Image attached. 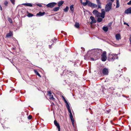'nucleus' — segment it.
Segmentation results:
<instances>
[{"label": "nucleus", "mask_w": 131, "mask_h": 131, "mask_svg": "<svg viewBox=\"0 0 131 131\" xmlns=\"http://www.w3.org/2000/svg\"><path fill=\"white\" fill-rule=\"evenodd\" d=\"M37 5L40 7L42 6V5L41 4H37Z\"/></svg>", "instance_id": "obj_46"}, {"label": "nucleus", "mask_w": 131, "mask_h": 131, "mask_svg": "<svg viewBox=\"0 0 131 131\" xmlns=\"http://www.w3.org/2000/svg\"><path fill=\"white\" fill-rule=\"evenodd\" d=\"M116 8H118L119 6V0H116Z\"/></svg>", "instance_id": "obj_24"}, {"label": "nucleus", "mask_w": 131, "mask_h": 131, "mask_svg": "<svg viewBox=\"0 0 131 131\" xmlns=\"http://www.w3.org/2000/svg\"><path fill=\"white\" fill-rule=\"evenodd\" d=\"M8 21L10 23H12V19L8 17Z\"/></svg>", "instance_id": "obj_31"}, {"label": "nucleus", "mask_w": 131, "mask_h": 131, "mask_svg": "<svg viewBox=\"0 0 131 131\" xmlns=\"http://www.w3.org/2000/svg\"><path fill=\"white\" fill-rule=\"evenodd\" d=\"M9 61H10L11 62H12V61H13V60H9Z\"/></svg>", "instance_id": "obj_49"}, {"label": "nucleus", "mask_w": 131, "mask_h": 131, "mask_svg": "<svg viewBox=\"0 0 131 131\" xmlns=\"http://www.w3.org/2000/svg\"><path fill=\"white\" fill-rule=\"evenodd\" d=\"M108 70L107 68H104L103 69L102 73L104 75H108Z\"/></svg>", "instance_id": "obj_5"}, {"label": "nucleus", "mask_w": 131, "mask_h": 131, "mask_svg": "<svg viewBox=\"0 0 131 131\" xmlns=\"http://www.w3.org/2000/svg\"><path fill=\"white\" fill-rule=\"evenodd\" d=\"M32 118V116L31 115H29L28 117V119H31V118Z\"/></svg>", "instance_id": "obj_42"}, {"label": "nucleus", "mask_w": 131, "mask_h": 131, "mask_svg": "<svg viewBox=\"0 0 131 131\" xmlns=\"http://www.w3.org/2000/svg\"><path fill=\"white\" fill-rule=\"evenodd\" d=\"M75 26L76 27L78 28L79 27V23H76L75 25Z\"/></svg>", "instance_id": "obj_29"}, {"label": "nucleus", "mask_w": 131, "mask_h": 131, "mask_svg": "<svg viewBox=\"0 0 131 131\" xmlns=\"http://www.w3.org/2000/svg\"><path fill=\"white\" fill-rule=\"evenodd\" d=\"M54 125L57 126V128H58V131H60V127L59 124L56 120H54Z\"/></svg>", "instance_id": "obj_8"}, {"label": "nucleus", "mask_w": 131, "mask_h": 131, "mask_svg": "<svg viewBox=\"0 0 131 131\" xmlns=\"http://www.w3.org/2000/svg\"><path fill=\"white\" fill-rule=\"evenodd\" d=\"M93 56L94 57V58H91V60H92V61L98 59V58H96V57H95V56Z\"/></svg>", "instance_id": "obj_30"}, {"label": "nucleus", "mask_w": 131, "mask_h": 131, "mask_svg": "<svg viewBox=\"0 0 131 131\" xmlns=\"http://www.w3.org/2000/svg\"><path fill=\"white\" fill-rule=\"evenodd\" d=\"M23 5H24L29 7H32V4L30 3H23L22 4Z\"/></svg>", "instance_id": "obj_17"}, {"label": "nucleus", "mask_w": 131, "mask_h": 131, "mask_svg": "<svg viewBox=\"0 0 131 131\" xmlns=\"http://www.w3.org/2000/svg\"><path fill=\"white\" fill-rule=\"evenodd\" d=\"M127 4L128 5H131V0H130L129 2L127 3Z\"/></svg>", "instance_id": "obj_44"}, {"label": "nucleus", "mask_w": 131, "mask_h": 131, "mask_svg": "<svg viewBox=\"0 0 131 131\" xmlns=\"http://www.w3.org/2000/svg\"><path fill=\"white\" fill-rule=\"evenodd\" d=\"M111 2H113L114 1V0H110Z\"/></svg>", "instance_id": "obj_50"}, {"label": "nucleus", "mask_w": 131, "mask_h": 131, "mask_svg": "<svg viewBox=\"0 0 131 131\" xmlns=\"http://www.w3.org/2000/svg\"><path fill=\"white\" fill-rule=\"evenodd\" d=\"M124 13L127 14H131V7H130L126 10L124 12Z\"/></svg>", "instance_id": "obj_10"}, {"label": "nucleus", "mask_w": 131, "mask_h": 131, "mask_svg": "<svg viewBox=\"0 0 131 131\" xmlns=\"http://www.w3.org/2000/svg\"><path fill=\"white\" fill-rule=\"evenodd\" d=\"M48 95L49 96V99L51 100H54V98L53 97V96L51 94V93L50 91H49L48 92Z\"/></svg>", "instance_id": "obj_7"}, {"label": "nucleus", "mask_w": 131, "mask_h": 131, "mask_svg": "<svg viewBox=\"0 0 131 131\" xmlns=\"http://www.w3.org/2000/svg\"><path fill=\"white\" fill-rule=\"evenodd\" d=\"M0 10H2V7L1 5H0Z\"/></svg>", "instance_id": "obj_48"}, {"label": "nucleus", "mask_w": 131, "mask_h": 131, "mask_svg": "<svg viewBox=\"0 0 131 131\" xmlns=\"http://www.w3.org/2000/svg\"><path fill=\"white\" fill-rule=\"evenodd\" d=\"M4 4L6 6H7L8 4V2L7 1H5L4 3Z\"/></svg>", "instance_id": "obj_35"}, {"label": "nucleus", "mask_w": 131, "mask_h": 131, "mask_svg": "<svg viewBox=\"0 0 131 131\" xmlns=\"http://www.w3.org/2000/svg\"><path fill=\"white\" fill-rule=\"evenodd\" d=\"M102 52V50L101 49H96L89 50L87 53V56L91 55L96 57V58H98V57L100 56V54Z\"/></svg>", "instance_id": "obj_1"}, {"label": "nucleus", "mask_w": 131, "mask_h": 131, "mask_svg": "<svg viewBox=\"0 0 131 131\" xmlns=\"http://www.w3.org/2000/svg\"><path fill=\"white\" fill-rule=\"evenodd\" d=\"M115 37L116 39L117 40H118L121 39V36L119 34H116Z\"/></svg>", "instance_id": "obj_15"}, {"label": "nucleus", "mask_w": 131, "mask_h": 131, "mask_svg": "<svg viewBox=\"0 0 131 131\" xmlns=\"http://www.w3.org/2000/svg\"><path fill=\"white\" fill-rule=\"evenodd\" d=\"M57 40V39L56 38H55L54 40L53 39L52 41L53 42H55Z\"/></svg>", "instance_id": "obj_41"}, {"label": "nucleus", "mask_w": 131, "mask_h": 131, "mask_svg": "<svg viewBox=\"0 0 131 131\" xmlns=\"http://www.w3.org/2000/svg\"><path fill=\"white\" fill-rule=\"evenodd\" d=\"M96 16L97 17H99L100 16H101V13L98 12V13L96 14Z\"/></svg>", "instance_id": "obj_37"}, {"label": "nucleus", "mask_w": 131, "mask_h": 131, "mask_svg": "<svg viewBox=\"0 0 131 131\" xmlns=\"http://www.w3.org/2000/svg\"><path fill=\"white\" fill-rule=\"evenodd\" d=\"M125 79V81H126L127 82H129L130 81L129 79H128V78H126Z\"/></svg>", "instance_id": "obj_38"}, {"label": "nucleus", "mask_w": 131, "mask_h": 131, "mask_svg": "<svg viewBox=\"0 0 131 131\" xmlns=\"http://www.w3.org/2000/svg\"><path fill=\"white\" fill-rule=\"evenodd\" d=\"M124 24H125V25H127L128 26H129V25L127 23H124Z\"/></svg>", "instance_id": "obj_45"}, {"label": "nucleus", "mask_w": 131, "mask_h": 131, "mask_svg": "<svg viewBox=\"0 0 131 131\" xmlns=\"http://www.w3.org/2000/svg\"><path fill=\"white\" fill-rule=\"evenodd\" d=\"M70 117L71 120V121L72 123L73 124H74V120L72 115H70Z\"/></svg>", "instance_id": "obj_19"}, {"label": "nucleus", "mask_w": 131, "mask_h": 131, "mask_svg": "<svg viewBox=\"0 0 131 131\" xmlns=\"http://www.w3.org/2000/svg\"><path fill=\"white\" fill-rule=\"evenodd\" d=\"M85 2L82 3V4L84 6H86L87 4H88V6H89V4L90 3V2L88 0H85Z\"/></svg>", "instance_id": "obj_14"}, {"label": "nucleus", "mask_w": 131, "mask_h": 131, "mask_svg": "<svg viewBox=\"0 0 131 131\" xmlns=\"http://www.w3.org/2000/svg\"><path fill=\"white\" fill-rule=\"evenodd\" d=\"M70 9L71 11L72 12H73L74 10V8L73 7V5H72L70 6Z\"/></svg>", "instance_id": "obj_22"}, {"label": "nucleus", "mask_w": 131, "mask_h": 131, "mask_svg": "<svg viewBox=\"0 0 131 131\" xmlns=\"http://www.w3.org/2000/svg\"><path fill=\"white\" fill-rule=\"evenodd\" d=\"M99 12L95 10H94L93 12V14L95 15H96V14L98 13Z\"/></svg>", "instance_id": "obj_25"}, {"label": "nucleus", "mask_w": 131, "mask_h": 131, "mask_svg": "<svg viewBox=\"0 0 131 131\" xmlns=\"http://www.w3.org/2000/svg\"><path fill=\"white\" fill-rule=\"evenodd\" d=\"M34 16V15L33 14H32L31 13H29L28 14V15L27 16L28 17H32V16Z\"/></svg>", "instance_id": "obj_32"}, {"label": "nucleus", "mask_w": 131, "mask_h": 131, "mask_svg": "<svg viewBox=\"0 0 131 131\" xmlns=\"http://www.w3.org/2000/svg\"><path fill=\"white\" fill-rule=\"evenodd\" d=\"M71 73L72 75H75V73L73 71H70L69 72V73Z\"/></svg>", "instance_id": "obj_34"}, {"label": "nucleus", "mask_w": 131, "mask_h": 131, "mask_svg": "<svg viewBox=\"0 0 131 131\" xmlns=\"http://www.w3.org/2000/svg\"><path fill=\"white\" fill-rule=\"evenodd\" d=\"M109 89H111V90H115V89L112 87H110V88H109Z\"/></svg>", "instance_id": "obj_43"}, {"label": "nucleus", "mask_w": 131, "mask_h": 131, "mask_svg": "<svg viewBox=\"0 0 131 131\" xmlns=\"http://www.w3.org/2000/svg\"><path fill=\"white\" fill-rule=\"evenodd\" d=\"M129 51H131V50L130 49H129Z\"/></svg>", "instance_id": "obj_52"}, {"label": "nucleus", "mask_w": 131, "mask_h": 131, "mask_svg": "<svg viewBox=\"0 0 131 131\" xmlns=\"http://www.w3.org/2000/svg\"><path fill=\"white\" fill-rule=\"evenodd\" d=\"M59 9V7H54L53 9V11H57Z\"/></svg>", "instance_id": "obj_27"}, {"label": "nucleus", "mask_w": 131, "mask_h": 131, "mask_svg": "<svg viewBox=\"0 0 131 131\" xmlns=\"http://www.w3.org/2000/svg\"><path fill=\"white\" fill-rule=\"evenodd\" d=\"M34 72L39 77H41V76L40 75L39 73L36 70H34Z\"/></svg>", "instance_id": "obj_23"}, {"label": "nucleus", "mask_w": 131, "mask_h": 131, "mask_svg": "<svg viewBox=\"0 0 131 131\" xmlns=\"http://www.w3.org/2000/svg\"><path fill=\"white\" fill-rule=\"evenodd\" d=\"M65 72V71H63V73H64Z\"/></svg>", "instance_id": "obj_53"}, {"label": "nucleus", "mask_w": 131, "mask_h": 131, "mask_svg": "<svg viewBox=\"0 0 131 131\" xmlns=\"http://www.w3.org/2000/svg\"><path fill=\"white\" fill-rule=\"evenodd\" d=\"M105 13L104 9H101V17L102 18H104L105 17Z\"/></svg>", "instance_id": "obj_9"}, {"label": "nucleus", "mask_w": 131, "mask_h": 131, "mask_svg": "<svg viewBox=\"0 0 131 131\" xmlns=\"http://www.w3.org/2000/svg\"><path fill=\"white\" fill-rule=\"evenodd\" d=\"M103 30L105 32H107L108 30V28L107 27L104 26L103 28Z\"/></svg>", "instance_id": "obj_20"}, {"label": "nucleus", "mask_w": 131, "mask_h": 131, "mask_svg": "<svg viewBox=\"0 0 131 131\" xmlns=\"http://www.w3.org/2000/svg\"><path fill=\"white\" fill-rule=\"evenodd\" d=\"M114 56H113V57L111 58V60L112 61L114 60L115 59H117L118 58V57L117 56V55L115 54H114Z\"/></svg>", "instance_id": "obj_18"}, {"label": "nucleus", "mask_w": 131, "mask_h": 131, "mask_svg": "<svg viewBox=\"0 0 131 131\" xmlns=\"http://www.w3.org/2000/svg\"><path fill=\"white\" fill-rule=\"evenodd\" d=\"M90 18L92 20V21L91 22V24H92L93 23H96V21L93 16H91L90 17Z\"/></svg>", "instance_id": "obj_11"}, {"label": "nucleus", "mask_w": 131, "mask_h": 131, "mask_svg": "<svg viewBox=\"0 0 131 131\" xmlns=\"http://www.w3.org/2000/svg\"><path fill=\"white\" fill-rule=\"evenodd\" d=\"M97 5H98V9L99 8H101V4H97Z\"/></svg>", "instance_id": "obj_40"}, {"label": "nucleus", "mask_w": 131, "mask_h": 131, "mask_svg": "<svg viewBox=\"0 0 131 131\" xmlns=\"http://www.w3.org/2000/svg\"><path fill=\"white\" fill-rule=\"evenodd\" d=\"M57 3L53 2L49 3L46 5V6L47 7L50 8H52L54 6L56 5Z\"/></svg>", "instance_id": "obj_4"}, {"label": "nucleus", "mask_w": 131, "mask_h": 131, "mask_svg": "<svg viewBox=\"0 0 131 131\" xmlns=\"http://www.w3.org/2000/svg\"><path fill=\"white\" fill-rule=\"evenodd\" d=\"M89 6L94 8H96L97 7V5L90 2L89 4Z\"/></svg>", "instance_id": "obj_6"}, {"label": "nucleus", "mask_w": 131, "mask_h": 131, "mask_svg": "<svg viewBox=\"0 0 131 131\" xmlns=\"http://www.w3.org/2000/svg\"><path fill=\"white\" fill-rule=\"evenodd\" d=\"M107 58L106 52L104 51L102 54L101 55L102 60L103 61H105L106 60Z\"/></svg>", "instance_id": "obj_3"}, {"label": "nucleus", "mask_w": 131, "mask_h": 131, "mask_svg": "<svg viewBox=\"0 0 131 131\" xmlns=\"http://www.w3.org/2000/svg\"><path fill=\"white\" fill-rule=\"evenodd\" d=\"M69 9V7L68 6H66V8L64 9V11L65 12H67Z\"/></svg>", "instance_id": "obj_28"}, {"label": "nucleus", "mask_w": 131, "mask_h": 131, "mask_svg": "<svg viewBox=\"0 0 131 131\" xmlns=\"http://www.w3.org/2000/svg\"><path fill=\"white\" fill-rule=\"evenodd\" d=\"M63 3L64 2L62 1L59 2L58 3V6H61Z\"/></svg>", "instance_id": "obj_26"}, {"label": "nucleus", "mask_w": 131, "mask_h": 131, "mask_svg": "<svg viewBox=\"0 0 131 131\" xmlns=\"http://www.w3.org/2000/svg\"><path fill=\"white\" fill-rule=\"evenodd\" d=\"M102 20V19L101 18H98L97 19V21L99 22L101 21Z\"/></svg>", "instance_id": "obj_33"}, {"label": "nucleus", "mask_w": 131, "mask_h": 131, "mask_svg": "<svg viewBox=\"0 0 131 131\" xmlns=\"http://www.w3.org/2000/svg\"><path fill=\"white\" fill-rule=\"evenodd\" d=\"M66 106L69 112L70 113V116L72 115L71 110L70 109V106L69 105H67Z\"/></svg>", "instance_id": "obj_13"}, {"label": "nucleus", "mask_w": 131, "mask_h": 131, "mask_svg": "<svg viewBox=\"0 0 131 131\" xmlns=\"http://www.w3.org/2000/svg\"><path fill=\"white\" fill-rule=\"evenodd\" d=\"M62 97L63 99L64 102H65V103H66V106L67 105H69V104L68 102L66 100L65 97L63 96H62Z\"/></svg>", "instance_id": "obj_21"}, {"label": "nucleus", "mask_w": 131, "mask_h": 131, "mask_svg": "<svg viewBox=\"0 0 131 131\" xmlns=\"http://www.w3.org/2000/svg\"><path fill=\"white\" fill-rule=\"evenodd\" d=\"M97 4H101L100 0H96Z\"/></svg>", "instance_id": "obj_39"}, {"label": "nucleus", "mask_w": 131, "mask_h": 131, "mask_svg": "<svg viewBox=\"0 0 131 131\" xmlns=\"http://www.w3.org/2000/svg\"><path fill=\"white\" fill-rule=\"evenodd\" d=\"M45 12H40L38 13L37 14H36L37 16H43L45 14Z\"/></svg>", "instance_id": "obj_12"}, {"label": "nucleus", "mask_w": 131, "mask_h": 131, "mask_svg": "<svg viewBox=\"0 0 131 131\" xmlns=\"http://www.w3.org/2000/svg\"><path fill=\"white\" fill-rule=\"evenodd\" d=\"M10 2L12 3L14 5L15 4V0H10Z\"/></svg>", "instance_id": "obj_36"}, {"label": "nucleus", "mask_w": 131, "mask_h": 131, "mask_svg": "<svg viewBox=\"0 0 131 131\" xmlns=\"http://www.w3.org/2000/svg\"><path fill=\"white\" fill-rule=\"evenodd\" d=\"M112 3L111 2L108 3L106 5L105 10L106 12H109L112 8Z\"/></svg>", "instance_id": "obj_2"}, {"label": "nucleus", "mask_w": 131, "mask_h": 131, "mask_svg": "<svg viewBox=\"0 0 131 131\" xmlns=\"http://www.w3.org/2000/svg\"><path fill=\"white\" fill-rule=\"evenodd\" d=\"M129 40L130 42V44L131 45V36H130V38L129 39Z\"/></svg>", "instance_id": "obj_47"}, {"label": "nucleus", "mask_w": 131, "mask_h": 131, "mask_svg": "<svg viewBox=\"0 0 131 131\" xmlns=\"http://www.w3.org/2000/svg\"><path fill=\"white\" fill-rule=\"evenodd\" d=\"M13 35V34L12 32L11 31H10L9 33L7 34L6 37L7 38H9V37L12 36Z\"/></svg>", "instance_id": "obj_16"}, {"label": "nucleus", "mask_w": 131, "mask_h": 131, "mask_svg": "<svg viewBox=\"0 0 131 131\" xmlns=\"http://www.w3.org/2000/svg\"><path fill=\"white\" fill-rule=\"evenodd\" d=\"M51 46L50 45H49V47L50 48H51Z\"/></svg>", "instance_id": "obj_51"}]
</instances>
